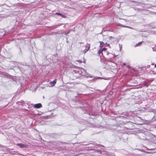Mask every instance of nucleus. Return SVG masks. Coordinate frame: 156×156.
Listing matches in <instances>:
<instances>
[{"label": "nucleus", "mask_w": 156, "mask_h": 156, "mask_svg": "<svg viewBox=\"0 0 156 156\" xmlns=\"http://www.w3.org/2000/svg\"><path fill=\"white\" fill-rule=\"evenodd\" d=\"M100 46L102 47L103 46L102 44H104V43L103 42L101 41V42H100Z\"/></svg>", "instance_id": "obj_9"}, {"label": "nucleus", "mask_w": 156, "mask_h": 156, "mask_svg": "<svg viewBox=\"0 0 156 156\" xmlns=\"http://www.w3.org/2000/svg\"><path fill=\"white\" fill-rule=\"evenodd\" d=\"M85 47L86 48L83 51L84 53H86L89 49L90 48V45L89 44H87L86 45V46Z\"/></svg>", "instance_id": "obj_2"}, {"label": "nucleus", "mask_w": 156, "mask_h": 156, "mask_svg": "<svg viewBox=\"0 0 156 156\" xmlns=\"http://www.w3.org/2000/svg\"><path fill=\"white\" fill-rule=\"evenodd\" d=\"M88 77H92V76H88Z\"/></svg>", "instance_id": "obj_15"}, {"label": "nucleus", "mask_w": 156, "mask_h": 156, "mask_svg": "<svg viewBox=\"0 0 156 156\" xmlns=\"http://www.w3.org/2000/svg\"><path fill=\"white\" fill-rule=\"evenodd\" d=\"M154 67L156 68V64L154 65Z\"/></svg>", "instance_id": "obj_16"}, {"label": "nucleus", "mask_w": 156, "mask_h": 156, "mask_svg": "<svg viewBox=\"0 0 156 156\" xmlns=\"http://www.w3.org/2000/svg\"><path fill=\"white\" fill-rule=\"evenodd\" d=\"M154 34H156V32H155V33H154Z\"/></svg>", "instance_id": "obj_19"}, {"label": "nucleus", "mask_w": 156, "mask_h": 156, "mask_svg": "<svg viewBox=\"0 0 156 156\" xmlns=\"http://www.w3.org/2000/svg\"><path fill=\"white\" fill-rule=\"evenodd\" d=\"M123 65H126V63H123Z\"/></svg>", "instance_id": "obj_17"}, {"label": "nucleus", "mask_w": 156, "mask_h": 156, "mask_svg": "<svg viewBox=\"0 0 156 156\" xmlns=\"http://www.w3.org/2000/svg\"><path fill=\"white\" fill-rule=\"evenodd\" d=\"M149 150H152V149H149Z\"/></svg>", "instance_id": "obj_20"}, {"label": "nucleus", "mask_w": 156, "mask_h": 156, "mask_svg": "<svg viewBox=\"0 0 156 156\" xmlns=\"http://www.w3.org/2000/svg\"><path fill=\"white\" fill-rule=\"evenodd\" d=\"M34 106L35 108H39L42 107V105L41 104L39 103L34 104Z\"/></svg>", "instance_id": "obj_3"}, {"label": "nucleus", "mask_w": 156, "mask_h": 156, "mask_svg": "<svg viewBox=\"0 0 156 156\" xmlns=\"http://www.w3.org/2000/svg\"><path fill=\"white\" fill-rule=\"evenodd\" d=\"M76 61L77 62H79V63H81L82 62L81 61V60H76Z\"/></svg>", "instance_id": "obj_10"}, {"label": "nucleus", "mask_w": 156, "mask_h": 156, "mask_svg": "<svg viewBox=\"0 0 156 156\" xmlns=\"http://www.w3.org/2000/svg\"><path fill=\"white\" fill-rule=\"evenodd\" d=\"M106 50V48H103L102 49V51H105Z\"/></svg>", "instance_id": "obj_12"}, {"label": "nucleus", "mask_w": 156, "mask_h": 156, "mask_svg": "<svg viewBox=\"0 0 156 156\" xmlns=\"http://www.w3.org/2000/svg\"><path fill=\"white\" fill-rule=\"evenodd\" d=\"M142 43V42H139L135 46V47H137L138 46V45H139L140 44H141Z\"/></svg>", "instance_id": "obj_7"}, {"label": "nucleus", "mask_w": 156, "mask_h": 156, "mask_svg": "<svg viewBox=\"0 0 156 156\" xmlns=\"http://www.w3.org/2000/svg\"><path fill=\"white\" fill-rule=\"evenodd\" d=\"M56 79H55L53 81L50 82V85L49 86L50 87H53L55 85V84L56 83Z\"/></svg>", "instance_id": "obj_4"}, {"label": "nucleus", "mask_w": 156, "mask_h": 156, "mask_svg": "<svg viewBox=\"0 0 156 156\" xmlns=\"http://www.w3.org/2000/svg\"><path fill=\"white\" fill-rule=\"evenodd\" d=\"M71 31H74V30H72L71 29H70V30H69V32H68V33H67V34H68L69 32H70Z\"/></svg>", "instance_id": "obj_13"}, {"label": "nucleus", "mask_w": 156, "mask_h": 156, "mask_svg": "<svg viewBox=\"0 0 156 156\" xmlns=\"http://www.w3.org/2000/svg\"><path fill=\"white\" fill-rule=\"evenodd\" d=\"M153 119L154 120H156V114H155L154 116L153 117Z\"/></svg>", "instance_id": "obj_11"}, {"label": "nucleus", "mask_w": 156, "mask_h": 156, "mask_svg": "<svg viewBox=\"0 0 156 156\" xmlns=\"http://www.w3.org/2000/svg\"><path fill=\"white\" fill-rule=\"evenodd\" d=\"M56 14H57L58 15H59V16H62V17H63V18H65V16L62 15V14L61 13H55Z\"/></svg>", "instance_id": "obj_6"}, {"label": "nucleus", "mask_w": 156, "mask_h": 156, "mask_svg": "<svg viewBox=\"0 0 156 156\" xmlns=\"http://www.w3.org/2000/svg\"><path fill=\"white\" fill-rule=\"evenodd\" d=\"M120 26H121V27H127V26H122V25H120Z\"/></svg>", "instance_id": "obj_14"}, {"label": "nucleus", "mask_w": 156, "mask_h": 156, "mask_svg": "<svg viewBox=\"0 0 156 156\" xmlns=\"http://www.w3.org/2000/svg\"><path fill=\"white\" fill-rule=\"evenodd\" d=\"M17 145L21 148L25 147H27V145L22 143H18Z\"/></svg>", "instance_id": "obj_5"}, {"label": "nucleus", "mask_w": 156, "mask_h": 156, "mask_svg": "<svg viewBox=\"0 0 156 156\" xmlns=\"http://www.w3.org/2000/svg\"><path fill=\"white\" fill-rule=\"evenodd\" d=\"M102 51L101 50H99L98 51V54H100L101 53V52Z\"/></svg>", "instance_id": "obj_8"}, {"label": "nucleus", "mask_w": 156, "mask_h": 156, "mask_svg": "<svg viewBox=\"0 0 156 156\" xmlns=\"http://www.w3.org/2000/svg\"><path fill=\"white\" fill-rule=\"evenodd\" d=\"M73 73L77 77H78L81 75L84 76L87 72L86 70L84 69L78 68L73 70Z\"/></svg>", "instance_id": "obj_1"}, {"label": "nucleus", "mask_w": 156, "mask_h": 156, "mask_svg": "<svg viewBox=\"0 0 156 156\" xmlns=\"http://www.w3.org/2000/svg\"><path fill=\"white\" fill-rule=\"evenodd\" d=\"M154 63H152V64H151V65H154Z\"/></svg>", "instance_id": "obj_18"}]
</instances>
